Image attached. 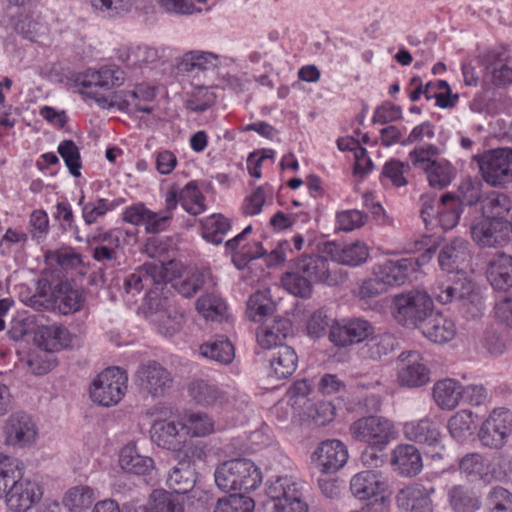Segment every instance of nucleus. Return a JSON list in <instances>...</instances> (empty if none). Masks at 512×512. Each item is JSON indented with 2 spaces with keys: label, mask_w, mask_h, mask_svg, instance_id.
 <instances>
[{
  "label": "nucleus",
  "mask_w": 512,
  "mask_h": 512,
  "mask_svg": "<svg viewBox=\"0 0 512 512\" xmlns=\"http://www.w3.org/2000/svg\"><path fill=\"white\" fill-rule=\"evenodd\" d=\"M200 224L203 239L214 245L221 244L226 234L231 230L230 219L222 214H213L203 218Z\"/></svg>",
  "instance_id": "ea45409f"
},
{
  "label": "nucleus",
  "mask_w": 512,
  "mask_h": 512,
  "mask_svg": "<svg viewBox=\"0 0 512 512\" xmlns=\"http://www.w3.org/2000/svg\"><path fill=\"white\" fill-rule=\"evenodd\" d=\"M36 344L46 350L55 351L70 345V333L66 327L58 324L38 325L34 331Z\"/></svg>",
  "instance_id": "2f4dec72"
},
{
  "label": "nucleus",
  "mask_w": 512,
  "mask_h": 512,
  "mask_svg": "<svg viewBox=\"0 0 512 512\" xmlns=\"http://www.w3.org/2000/svg\"><path fill=\"white\" fill-rule=\"evenodd\" d=\"M124 203V199L109 200L106 198H98L96 201H90L82 207V218L85 224L92 225L99 218L104 217L108 212L113 211L119 205Z\"/></svg>",
  "instance_id": "8fccbe9b"
},
{
  "label": "nucleus",
  "mask_w": 512,
  "mask_h": 512,
  "mask_svg": "<svg viewBox=\"0 0 512 512\" xmlns=\"http://www.w3.org/2000/svg\"><path fill=\"white\" fill-rule=\"evenodd\" d=\"M184 324V315L177 310H166L158 315L157 330L160 334L172 337Z\"/></svg>",
  "instance_id": "052dcab7"
},
{
  "label": "nucleus",
  "mask_w": 512,
  "mask_h": 512,
  "mask_svg": "<svg viewBox=\"0 0 512 512\" xmlns=\"http://www.w3.org/2000/svg\"><path fill=\"white\" fill-rule=\"evenodd\" d=\"M206 282V275L201 271H194L186 278L180 279L174 283L176 291L185 298L193 297L200 291Z\"/></svg>",
  "instance_id": "774afa93"
},
{
  "label": "nucleus",
  "mask_w": 512,
  "mask_h": 512,
  "mask_svg": "<svg viewBox=\"0 0 512 512\" xmlns=\"http://www.w3.org/2000/svg\"><path fill=\"white\" fill-rule=\"evenodd\" d=\"M218 56L212 52L193 50L185 53L177 65L182 73L207 71L216 68Z\"/></svg>",
  "instance_id": "4c0bfd02"
},
{
  "label": "nucleus",
  "mask_w": 512,
  "mask_h": 512,
  "mask_svg": "<svg viewBox=\"0 0 512 512\" xmlns=\"http://www.w3.org/2000/svg\"><path fill=\"white\" fill-rule=\"evenodd\" d=\"M403 432L409 441L432 448L434 453L431 454V458H442L444 446L438 423L428 418L407 422L404 424Z\"/></svg>",
  "instance_id": "ddd939ff"
},
{
  "label": "nucleus",
  "mask_w": 512,
  "mask_h": 512,
  "mask_svg": "<svg viewBox=\"0 0 512 512\" xmlns=\"http://www.w3.org/2000/svg\"><path fill=\"white\" fill-rule=\"evenodd\" d=\"M205 197L195 181L188 182L180 191V204L189 214L196 216L206 210Z\"/></svg>",
  "instance_id": "3c124183"
},
{
  "label": "nucleus",
  "mask_w": 512,
  "mask_h": 512,
  "mask_svg": "<svg viewBox=\"0 0 512 512\" xmlns=\"http://www.w3.org/2000/svg\"><path fill=\"white\" fill-rule=\"evenodd\" d=\"M200 354L223 365L230 364L235 357V349L226 337H215L199 347Z\"/></svg>",
  "instance_id": "e433bc0d"
},
{
  "label": "nucleus",
  "mask_w": 512,
  "mask_h": 512,
  "mask_svg": "<svg viewBox=\"0 0 512 512\" xmlns=\"http://www.w3.org/2000/svg\"><path fill=\"white\" fill-rule=\"evenodd\" d=\"M440 150L433 144L416 146L408 154L411 165L425 172L429 185L435 189L449 186L455 177V170L447 160H437Z\"/></svg>",
  "instance_id": "7ed1b4c3"
},
{
  "label": "nucleus",
  "mask_w": 512,
  "mask_h": 512,
  "mask_svg": "<svg viewBox=\"0 0 512 512\" xmlns=\"http://www.w3.org/2000/svg\"><path fill=\"white\" fill-rule=\"evenodd\" d=\"M144 512H184V497L156 489L150 494Z\"/></svg>",
  "instance_id": "c9c22d12"
},
{
  "label": "nucleus",
  "mask_w": 512,
  "mask_h": 512,
  "mask_svg": "<svg viewBox=\"0 0 512 512\" xmlns=\"http://www.w3.org/2000/svg\"><path fill=\"white\" fill-rule=\"evenodd\" d=\"M172 373L160 362L147 360L139 364L135 372V384L139 391L152 398H161L173 387Z\"/></svg>",
  "instance_id": "6e6552de"
},
{
  "label": "nucleus",
  "mask_w": 512,
  "mask_h": 512,
  "mask_svg": "<svg viewBox=\"0 0 512 512\" xmlns=\"http://www.w3.org/2000/svg\"><path fill=\"white\" fill-rule=\"evenodd\" d=\"M293 334V325L288 318L275 317L267 319L257 330V342L264 348L271 350L279 345H284L283 341Z\"/></svg>",
  "instance_id": "b1692460"
},
{
  "label": "nucleus",
  "mask_w": 512,
  "mask_h": 512,
  "mask_svg": "<svg viewBox=\"0 0 512 512\" xmlns=\"http://www.w3.org/2000/svg\"><path fill=\"white\" fill-rule=\"evenodd\" d=\"M350 435L358 442L385 450L396 437L392 421L381 416H366L354 421L349 428Z\"/></svg>",
  "instance_id": "423d86ee"
},
{
  "label": "nucleus",
  "mask_w": 512,
  "mask_h": 512,
  "mask_svg": "<svg viewBox=\"0 0 512 512\" xmlns=\"http://www.w3.org/2000/svg\"><path fill=\"white\" fill-rule=\"evenodd\" d=\"M374 334L373 325L362 318H343L330 326L329 340L337 347L346 348L362 343Z\"/></svg>",
  "instance_id": "9d476101"
},
{
  "label": "nucleus",
  "mask_w": 512,
  "mask_h": 512,
  "mask_svg": "<svg viewBox=\"0 0 512 512\" xmlns=\"http://www.w3.org/2000/svg\"><path fill=\"white\" fill-rule=\"evenodd\" d=\"M296 271L304 275L312 285L338 286L345 283L348 274L341 268H330L328 259L318 254H304L292 259Z\"/></svg>",
  "instance_id": "0eeeda50"
},
{
  "label": "nucleus",
  "mask_w": 512,
  "mask_h": 512,
  "mask_svg": "<svg viewBox=\"0 0 512 512\" xmlns=\"http://www.w3.org/2000/svg\"><path fill=\"white\" fill-rule=\"evenodd\" d=\"M510 221L483 218L471 226V235L481 247L503 246L510 239Z\"/></svg>",
  "instance_id": "f3484780"
},
{
  "label": "nucleus",
  "mask_w": 512,
  "mask_h": 512,
  "mask_svg": "<svg viewBox=\"0 0 512 512\" xmlns=\"http://www.w3.org/2000/svg\"><path fill=\"white\" fill-rule=\"evenodd\" d=\"M420 266V258L389 259L374 268V275H379L388 287L400 286L410 280Z\"/></svg>",
  "instance_id": "2eb2a0df"
},
{
  "label": "nucleus",
  "mask_w": 512,
  "mask_h": 512,
  "mask_svg": "<svg viewBox=\"0 0 512 512\" xmlns=\"http://www.w3.org/2000/svg\"><path fill=\"white\" fill-rule=\"evenodd\" d=\"M58 154L64 160L69 173L79 178L81 176L82 161L80 150L76 143L71 139L61 141L57 148Z\"/></svg>",
  "instance_id": "603ef678"
},
{
  "label": "nucleus",
  "mask_w": 512,
  "mask_h": 512,
  "mask_svg": "<svg viewBox=\"0 0 512 512\" xmlns=\"http://www.w3.org/2000/svg\"><path fill=\"white\" fill-rule=\"evenodd\" d=\"M229 497L217 501L214 512H252L254 501L232 492Z\"/></svg>",
  "instance_id": "0e129e2a"
},
{
  "label": "nucleus",
  "mask_w": 512,
  "mask_h": 512,
  "mask_svg": "<svg viewBox=\"0 0 512 512\" xmlns=\"http://www.w3.org/2000/svg\"><path fill=\"white\" fill-rule=\"evenodd\" d=\"M461 395V384L454 379H444L434 384L433 398L441 409H454L460 403Z\"/></svg>",
  "instance_id": "58836bf2"
},
{
  "label": "nucleus",
  "mask_w": 512,
  "mask_h": 512,
  "mask_svg": "<svg viewBox=\"0 0 512 512\" xmlns=\"http://www.w3.org/2000/svg\"><path fill=\"white\" fill-rule=\"evenodd\" d=\"M298 366V355L293 347L279 345L269 355V377L277 380L291 377Z\"/></svg>",
  "instance_id": "c85d7f7f"
},
{
  "label": "nucleus",
  "mask_w": 512,
  "mask_h": 512,
  "mask_svg": "<svg viewBox=\"0 0 512 512\" xmlns=\"http://www.w3.org/2000/svg\"><path fill=\"white\" fill-rule=\"evenodd\" d=\"M391 463L401 476L414 477L423 469L422 456L412 444H400L393 450Z\"/></svg>",
  "instance_id": "c756f323"
},
{
  "label": "nucleus",
  "mask_w": 512,
  "mask_h": 512,
  "mask_svg": "<svg viewBox=\"0 0 512 512\" xmlns=\"http://www.w3.org/2000/svg\"><path fill=\"white\" fill-rule=\"evenodd\" d=\"M3 432L6 444L18 448L32 445L38 434L36 423L23 411L14 412L7 418Z\"/></svg>",
  "instance_id": "f8f14e48"
},
{
  "label": "nucleus",
  "mask_w": 512,
  "mask_h": 512,
  "mask_svg": "<svg viewBox=\"0 0 512 512\" xmlns=\"http://www.w3.org/2000/svg\"><path fill=\"white\" fill-rule=\"evenodd\" d=\"M43 495L37 482L24 477V464L18 459L0 461V498L5 497L12 512H27Z\"/></svg>",
  "instance_id": "f257e3e1"
},
{
  "label": "nucleus",
  "mask_w": 512,
  "mask_h": 512,
  "mask_svg": "<svg viewBox=\"0 0 512 512\" xmlns=\"http://www.w3.org/2000/svg\"><path fill=\"white\" fill-rule=\"evenodd\" d=\"M512 432V412L506 408L492 411L489 417L482 423L478 437L482 445L500 449Z\"/></svg>",
  "instance_id": "9b49d317"
},
{
  "label": "nucleus",
  "mask_w": 512,
  "mask_h": 512,
  "mask_svg": "<svg viewBox=\"0 0 512 512\" xmlns=\"http://www.w3.org/2000/svg\"><path fill=\"white\" fill-rule=\"evenodd\" d=\"M129 96L132 99L134 112H142L151 114L153 107L148 105L153 102L156 97V89L152 86L140 84L134 90L129 91Z\"/></svg>",
  "instance_id": "13d9d810"
},
{
  "label": "nucleus",
  "mask_w": 512,
  "mask_h": 512,
  "mask_svg": "<svg viewBox=\"0 0 512 512\" xmlns=\"http://www.w3.org/2000/svg\"><path fill=\"white\" fill-rule=\"evenodd\" d=\"M461 213V206L454 195L450 193L442 195L434 227L439 226L444 231L453 229L458 224Z\"/></svg>",
  "instance_id": "a19ab883"
},
{
  "label": "nucleus",
  "mask_w": 512,
  "mask_h": 512,
  "mask_svg": "<svg viewBox=\"0 0 512 512\" xmlns=\"http://www.w3.org/2000/svg\"><path fill=\"white\" fill-rule=\"evenodd\" d=\"M485 512H512V493L502 486L492 487L485 498Z\"/></svg>",
  "instance_id": "5fc2aeb1"
},
{
  "label": "nucleus",
  "mask_w": 512,
  "mask_h": 512,
  "mask_svg": "<svg viewBox=\"0 0 512 512\" xmlns=\"http://www.w3.org/2000/svg\"><path fill=\"white\" fill-rule=\"evenodd\" d=\"M322 251L330 256L332 261L350 267H358L366 263L370 256L368 246L361 241H355L345 246L334 241H327L324 243Z\"/></svg>",
  "instance_id": "412c9836"
},
{
  "label": "nucleus",
  "mask_w": 512,
  "mask_h": 512,
  "mask_svg": "<svg viewBox=\"0 0 512 512\" xmlns=\"http://www.w3.org/2000/svg\"><path fill=\"white\" fill-rule=\"evenodd\" d=\"M419 330L424 337L437 344L448 343L456 335L454 321L435 310L427 317Z\"/></svg>",
  "instance_id": "bb28decb"
},
{
  "label": "nucleus",
  "mask_w": 512,
  "mask_h": 512,
  "mask_svg": "<svg viewBox=\"0 0 512 512\" xmlns=\"http://www.w3.org/2000/svg\"><path fill=\"white\" fill-rule=\"evenodd\" d=\"M449 503L456 512H469L477 507L478 501L463 486H454L449 491Z\"/></svg>",
  "instance_id": "338daca9"
},
{
  "label": "nucleus",
  "mask_w": 512,
  "mask_h": 512,
  "mask_svg": "<svg viewBox=\"0 0 512 512\" xmlns=\"http://www.w3.org/2000/svg\"><path fill=\"white\" fill-rule=\"evenodd\" d=\"M433 486L426 487L420 483L409 484L400 489L396 495V503L405 512H433Z\"/></svg>",
  "instance_id": "a211bd4d"
},
{
  "label": "nucleus",
  "mask_w": 512,
  "mask_h": 512,
  "mask_svg": "<svg viewBox=\"0 0 512 512\" xmlns=\"http://www.w3.org/2000/svg\"><path fill=\"white\" fill-rule=\"evenodd\" d=\"M410 171L409 163H404L398 159H390L382 169L381 176L388 179L395 187H404L408 184L406 174Z\"/></svg>",
  "instance_id": "bf43d9fd"
},
{
  "label": "nucleus",
  "mask_w": 512,
  "mask_h": 512,
  "mask_svg": "<svg viewBox=\"0 0 512 512\" xmlns=\"http://www.w3.org/2000/svg\"><path fill=\"white\" fill-rule=\"evenodd\" d=\"M128 376L119 367H108L93 380L90 387L91 400L103 407L118 404L127 390Z\"/></svg>",
  "instance_id": "39448f33"
},
{
  "label": "nucleus",
  "mask_w": 512,
  "mask_h": 512,
  "mask_svg": "<svg viewBox=\"0 0 512 512\" xmlns=\"http://www.w3.org/2000/svg\"><path fill=\"white\" fill-rule=\"evenodd\" d=\"M483 179L492 186H504L512 182V149L490 150L478 159Z\"/></svg>",
  "instance_id": "1a4fd4ad"
},
{
  "label": "nucleus",
  "mask_w": 512,
  "mask_h": 512,
  "mask_svg": "<svg viewBox=\"0 0 512 512\" xmlns=\"http://www.w3.org/2000/svg\"><path fill=\"white\" fill-rule=\"evenodd\" d=\"M312 460L322 473H335L346 464L348 449L340 440H325L317 446L312 455Z\"/></svg>",
  "instance_id": "dca6fc26"
},
{
  "label": "nucleus",
  "mask_w": 512,
  "mask_h": 512,
  "mask_svg": "<svg viewBox=\"0 0 512 512\" xmlns=\"http://www.w3.org/2000/svg\"><path fill=\"white\" fill-rule=\"evenodd\" d=\"M510 198L501 192H492L481 201L483 218L508 221L505 217L511 211Z\"/></svg>",
  "instance_id": "79ce46f5"
},
{
  "label": "nucleus",
  "mask_w": 512,
  "mask_h": 512,
  "mask_svg": "<svg viewBox=\"0 0 512 512\" xmlns=\"http://www.w3.org/2000/svg\"><path fill=\"white\" fill-rule=\"evenodd\" d=\"M242 253L248 255H254L255 259L264 258L268 267H275L283 264L287 260V252L292 251L289 240H280L276 247L271 251L267 252L262 242L255 241L251 244H245L239 249Z\"/></svg>",
  "instance_id": "f704fd0d"
},
{
  "label": "nucleus",
  "mask_w": 512,
  "mask_h": 512,
  "mask_svg": "<svg viewBox=\"0 0 512 512\" xmlns=\"http://www.w3.org/2000/svg\"><path fill=\"white\" fill-rule=\"evenodd\" d=\"M183 429L187 428L188 432L195 437H204L213 432V420L205 413L193 412L186 416Z\"/></svg>",
  "instance_id": "4d7b16f0"
},
{
  "label": "nucleus",
  "mask_w": 512,
  "mask_h": 512,
  "mask_svg": "<svg viewBox=\"0 0 512 512\" xmlns=\"http://www.w3.org/2000/svg\"><path fill=\"white\" fill-rule=\"evenodd\" d=\"M188 394L199 406L212 407L223 405L227 396L215 383L204 379H194L188 385Z\"/></svg>",
  "instance_id": "7c9ffc66"
},
{
  "label": "nucleus",
  "mask_w": 512,
  "mask_h": 512,
  "mask_svg": "<svg viewBox=\"0 0 512 512\" xmlns=\"http://www.w3.org/2000/svg\"><path fill=\"white\" fill-rule=\"evenodd\" d=\"M275 305L265 293L257 291L247 302V317L253 322H259L263 317L274 311Z\"/></svg>",
  "instance_id": "864d4df0"
},
{
  "label": "nucleus",
  "mask_w": 512,
  "mask_h": 512,
  "mask_svg": "<svg viewBox=\"0 0 512 512\" xmlns=\"http://www.w3.org/2000/svg\"><path fill=\"white\" fill-rule=\"evenodd\" d=\"M182 429L181 422L156 419L151 426L150 437L158 447L176 452L185 442V436L180 433Z\"/></svg>",
  "instance_id": "5701e85b"
},
{
  "label": "nucleus",
  "mask_w": 512,
  "mask_h": 512,
  "mask_svg": "<svg viewBox=\"0 0 512 512\" xmlns=\"http://www.w3.org/2000/svg\"><path fill=\"white\" fill-rule=\"evenodd\" d=\"M215 483L223 492L248 493L256 490L262 482V473L250 459L235 458L217 466Z\"/></svg>",
  "instance_id": "f03ea898"
},
{
  "label": "nucleus",
  "mask_w": 512,
  "mask_h": 512,
  "mask_svg": "<svg viewBox=\"0 0 512 512\" xmlns=\"http://www.w3.org/2000/svg\"><path fill=\"white\" fill-rule=\"evenodd\" d=\"M447 428L454 440L459 443L466 442L475 429L473 413L468 410L458 411L449 419Z\"/></svg>",
  "instance_id": "a18cd8bd"
},
{
  "label": "nucleus",
  "mask_w": 512,
  "mask_h": 512,
  "mask_svg": "<svg viewBox=\"0 0 512 512\" xmlns=\"http://www.w3.org/2000/svg\"><path fill=\"white\" fill-rule=\"evenodd\" d=\"M487 277L495 290L506 291L512 287V256L497 253L490 261Z\"/></svg>",
  "instance_id": "473e14b6"
},
{
  "label": "nucleus",
  "mask_w": 512,
  "mask_h": 512,
  "mask_svg": "<svg viewBox=\"0 0 512 512\" xmlns=\"http://www.w3.org/2000/svg\"><path fill=\"white\" fill-rule=\"evenodd\" d=\"M195 482V470L189 465L173 467L167 478V484L173 493L183 497L193 489Z\"/></svg>",
  "instance_id": "c03bdc74"
},
{
  "label": "nucleus",
  "mask_w": 512,
  "mask_h": 512,
  "mask_svg": "<svg viewBox=\"0 0 512 512\" xmlns=\"http://www.w3.org/2000/svg\"><path fill=\"white\" fill-rule=\"evenodd\" d=\"M459 469L469 477L482 479L488 474L489 465L481 454L469 453L460 459Z\"/></svg>",
  "instance_id": "6e6d98bb"
},
{
  "label": "nucleus",
  "mask_w": 512,
  "mask_h": 512,
  "mask_svg": "<svg viewBox=\"0 0 512 512\" xmlns=\"http://www.w3.org/2000/svg\"><path fill=\"white\" fill-rule=\"evenodd\" d=\"M281 284L288 293L299 298L308 299L313 292V285L310 280L296 271L291 261L288 270L281 276Z\"/></svg>",
  "instance_id": "37998d69"
},
{
  "label": "nucleus",
  "mask_w": 512,
  "mask_h": 512,
  "mask_svg": "<svg viewBox=\"0 0 512 512\" xmlns=\"http://www.w3.org/2000/svg\"><path fill=\"white\" fill-rule=\"evenodd\" d=\"M469 242L462 238H455L443 246L438 255V263L443 271L448 273L462 270V266L469 261Z\"/></svg>",
  "instance_id": "cd10ccee"
},
{
  "label": "nucleus",
  "mask_w": 512,
  "mask_h": 512,
  "mask_svg": "<svg viewBox=\"0 0 512 512\" xmlns=\"http://www.w3.org/2000/svg\"><path fill=\"white\" fill-rule=\"evenodd\" d=\"M387 482L374 471H362L354 475L350 481L351 493L359 500L374 499V502H384Z\"/></svg>",
  "instance_id": "aec40b11"
},
{
  "label": "nucleus",
  "mask_w": 512,
  "mask_h": 512,
  "mask_svg": "<svg viewBox=\"0 0 512 512\" xmlns=\"http://www.w3.org/2000/svg\"><path fill=\"white\" fill-rule=\"evenodd\" d=\"M95 491L90 486L78 485L70 488L64 498L63 505L70 512H81L89 509L94 503Z\"/></svg>",
  "instance_id": "49530a36"
},
{
  "label": "nucleus",
  "mask_w": 512,
  "mask_h": 512,
  "mask_svg": "<svg viewBox=\"0 0 512 512\" xmlns=\"http://www.w3.org/2000/svg\"><path fill=\"white\" fill-rule=\"evenodd\" d=\"M482 184L479 180L464 179L458 187L457 202L460 206H473L481 200Z\"/></svg>",
  "instance_id": "69168bd1"
},
{
  "label": "nucleus",
  "mask_w": 512,
  "mask_h": 512,
  "mask_svg": "<svg viewBox=\"0 0 512 512\" xmlns=\"http://www.w3.org/2000/svg\"><path fill=\"white\" fill-rule=\"evenodd\" d=\"M163 265H155L152 263H145L137 268L133 273L129 274L124 280V289L126 293L138 294L144 289H149L167 282V277L164 272ZM152 291H149L150 295Z\"/></svg>",
  "instance_id": "6ab92c4d"
},
{
  "label": "nucleus",
  "mask_w": 512,
  "mask_h": 512,
  "mask_svg": "<svg viewBox=\"0 0 512 512\" xmlns=\"http://www.w3.org/2000/svg\"><path fill=\"white\" fill-rule=\"evenodd\" d=\"M509 57L508 49L503 45H499L485 50L479 55L478 59L480 65L492 73L494 69H498L506 64Z\"/></svg>",
  "instance_id": "e2e57ef3"
},
{
  "label": "nucleus",
  "mask_w": 512,
  "mask_h": 512,
  "mask_svg": "<svg viewBox=\"0 0 512 512\" xmlns=\"http://www.w3.org/2000/svg\"><path fill=\"white\" fill-rule=\"evenodd\" d=\"M267 500L264 505L306 499L304 482L292 476H279L270 480L266 488Z\"/></svg>",
  "instance_id": "4be33fe9"
},
{
  "label": "nucleus",
  "mask_w": 512,
  "mask_h": 512,
  "mask_svg": "<svg viewBox=\"0 0 512 512\" xmlns=\"http://www.w3.org/2000/svg\"><path fill=\"white\" fill-rule=\"evenodd\" d=\"M196 309L206 320L222 322L226 318L227 305L215 294L201 296L196 302Z\"/></svg>",
  "instance_id": "09e8293b"
},
{
  "label": "nucleus",
  "mask_w": 512,
  "mask_h": 512,
  "mask_svg": "<svg viewBox=\"0 0 512 512\" xmlns=\"http://www.w3.org/2000/svg\"><path fill=\"white\" fill-rule=\"evenodd\" d=\"M393 317L407 328L420 329L434 310V303L425 291L411 290L397 294L392 300Z\"/></svg>",
  "instance_id": "20e7f679"
},
{
  "label": "nucleus",
  "mask_w": 512,
  "mask_h": 512,
  "mask_svg": "<svg viewBox=\"0 0 512 512\" xmlns=\"http://www.w3.org/2000/svg\"><path fill=\"white\" fill-rule=\"evenodd\" d=\"M37 291L30 297L22 301L29 307L37 311H45L54 309V301L52 296V289L47 281L38 282Z\"/></svg>",
  "instance_id": "680f3d73"
},
{
  "label": "nucleus",
  "mask_w": 512,
  "mask_h": 512,
  "mask_svg": "<svg viewBox=\"0 0 512 512\" xmlns=\"http://www.w3.org/2000/svg\"><path fill=\"white\" fill-rule=\"evenodd\" d=\"M366 341L364 354L367 358L375 361L392 353L398 345L397 339L390 333L372 335Z\"/></svg>",
  "instance_id": "de8ad7c7"
},
{
  "label": "nucleus",
  "mask_w": 512,
  "mask_h": 512,
  "mask_svg": "<svg viewBox=\"0 0 512 512\" xmlns=\"http://www.w3.org/2000/svg\"><path fill=\"white\" fill-rule=\"evenodd\" d=\"M54 309L62 315L79 312L84 305V291L65 280L57 283L52 289Z\"/></svg>",
  "instance_id": "393cba45"
},
{
  "label": "nucleus",
  "mask_w": 512,
  "mask_h": 512,
  "mask_svg": "<svg viewBox=\"0 0 512 512\" xmlns=\"http://www.w3.org/2000/svg\"><path fill=\"white\" fill-rule=\"evenodd\" d=\"M405 353L400 355L402 365L398 369L397 380L400 386L408 388H418L426 385L430 381V370L422 362H419V357L416 352H409L408 357L414 358L408 360L404 358Z\"/></svg>",
  "instance_id": "a878e982"
},
{
  "label": "nucleus",
  "mask_w": 512,
  "mask_h": 512,
  "mask_svg": "<svg viewBox=\"0 0 512 512\" xmlns=\"http://www.w3.org/2000/svg\"><path fill=\"white\" fill-rule=\"evenodd\" d=\"M119 465L127 473L147 476L154 469L151 457L140 455L135 444L125 445L119 453Z\"/></svg>",
  "instance_id": "72a5a7b5"
},
{
  "label": "nucleus",
  "mask_w": 512,
  "mask_h": 512,
  "mask_svg": "<svg viewBox=\"0 0 512 512\" xmlns=\"http://www.w3.org/2000/svg\"><path fill=\"white\" fill-rule=\"evenodd\" d=\"M123 233L119 229L103 230L97 228L86 237V242L90 246L95 245L92 251V258L97 262H115L119 259L122 248L121 239Z\"/></svg>",
  "instance_id": "4468645a"
}]
</instances>
